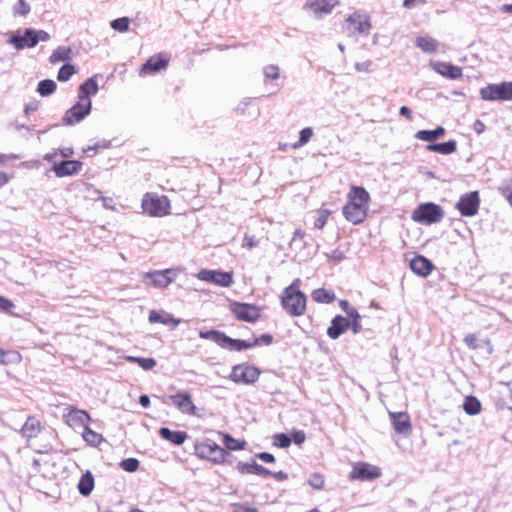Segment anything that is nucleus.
Masks as SVG:
<instances>
[{"label": "nucleus", "instance_id": "nucleus-1", "mask_svg": "<svg viewBox=\"0 0 512 512\" xmlns=\"http://www.w3.org/2000/svg\"><path fill=\"white\" fill-rule=\"evenodd\" d=\"M347 203L343 207V216L353 224L363 222L367 216L370 195L360 186H352L347 195Z\"/></svg>", "mask_w": 512, "mask_h": 512}, {"label": "nucleus", "instance_id": "nucleus-2", "mask_svg": "<svg viewBox=\"0 0 512 512\" xmlns=\"http://www.w3.org/2000/svg\"><path fill=\"white\" fill-rule=\"evenodd\" d=\"M301 280L295 279L292 284L283 290L281 304L283 309L293 317L302 316L306 311L307 298L300 291Z\"/></svg>", "mask_w": 512, "mask_h": 512}, {"label": "nucleus", "instance_id": "nucleus-3", "mask_svg": "<svg viewBox=\"0 0 512 512\" xmlns=\"http://www.w3.org/2000/svg\"><path fill=\"white\" fill-rule=\"evenodd\" d=\"M484 101H512V81L489 84L479 90Z\"/></svg>", "mask_w": 512, "mask_h": 512}, {"label": "nucleus", "instance_id": "nucleus-4", "mask_svg": "<svg viewBox=\"0 0 512 512\" xmlns=\"http://www.w3.org/2000/svg\"><path fill=\"white\" fill-rule=\"evenodd\" d=\"M142 209L145 213L154 217H162L169 213L170 201L166 196L147 193L142 199Z\"/></svg>", "mask_w": 512, "mask_h": 512}, {"label": "nucleus", "instance_id": "nucleus-5", "mask_svg": "<svg viewBox=\"0 0 512 512\" xmlns=\"http://www.w3.org/2000/svg\"><path fill=\"white\" fill-rule=\"evenodd\" d=\"M179 272V268L147 272L143 274V281L146 285H151L155 288H166L173 282Z\"/></svg>", "mask_w": 512, "mask_h": 512}, {"label": "nucleus", "instance_id": "nucleus-6", "mask_svg": "<svg viewBox=\"0 0 512 512\" xmlns=\"http://www.w3.org/2000/svg\"><path fill=\"white\" fill-rule=\"evenodd\" d=\"M443 217L440 206L434 203H425L417 207L412 213L415 222L432 224L439 222Z\"/></svg>", "mask_w": 512, "mask_h": 512}, {"label": "nucleus", "instance_id": "nucleus-7", "mask_svg": "<svg viewBox=\"0 0 512 512\" xmlns=\"http://www.w3.org/2000/svg\"><path fill=\"white\" fill-rule=\"evenodd\" d=\"M260 376V370L248 364L235 365L229 378L235 383L253 384Z\"/></svg>", "mask_w": 512, "mask_h": 512}, {"label": "nucleus", "instance_id": "nucleus-8", "mask_svg": "<svg viewBox=\"0 0 512 512\" xmlns=\"http://www.w3.org/2000/svg\"><path fill=\"white\" fill-rule=\"evenodd\" d=\"M196 277L204 282L212 283L220 287H230L233 284V275L230 272L220 270L201 269Z\"/></svg>", "mask_w": 512, "mask_h": 512}, {"label": "nucleus", "instance_id": "nucleus-9", "mask_svg": "<svg viewBox=\"0 0 512 512\" xmlns=\"http://www.w3.org/2000/svg\"><path fill=\"white\" fill-rule=\"evenodd\" d=\"M92 108L91 100H83L78 98L74 106L66 111L63 121L66 125H74L82 121L87 115L90 114Z\"/></svg>", "mask_w": 512, "mask_h": 512}, {"label": "nucleus", "instance_id": "nucleus-10", "mask_svg": "<svg viewBox=\"0 0 512 512\" xmlns=\"http://www.w3.org/2000/svg\"><path fill=\"white\" fill-rule=\"evenodd\" d=\"M62 418L64 423L73 429L80 427L84 429L88 422L91 421L90 415L85 410L78 409L74 406H67L64 409Z\"/></svg>", "mask_w": 512, "mask_h": 512}, {"label": "nucleus", "instance_id": "nucleus-11", "mask_svg": "<svg viewBox=\"0 0 512 512\" xmlns=\"http://www.w3.org/2000/svg\"><path fill=\"white\" fill-rule=\"evenodd\" d=\"M381 476V470L375 465L366 462H358L353 466L349 474L350 480L370 481Z\"/></svg>", "mask_w": 512, "mask_h": 512}, {"label": "nucleus", "instance_id": "nucleus-12", "mask_svg": "<svg viewBox=\"0 0 512 512\" xmlns=\"http://www.w3.org/2000/svg\"><path fill=\"white\" fill-rule=\"evenodd\" d=\"M480 198L477 191L469 192L460 197L456 207L462 216H474L477 214Z\"/></svg>", "mask_w": 512, "mask_h": 512}, {"label": "nucleus", "instance_id": "nucleus-13", "mask_svg": "<svg viewBox=\"0 0 512 512\" xmlns=\"http://www.w3.org/2000/svg\"><path fill=\"white\" fill-rule=\"evenodd\" d=\"M230 310L241 321L255 322L260 316L259 309L251 304L232 302Z\"/></svg>", "mask_w": 512, "mask_h": 512}, {"label": "nucleus", "instance_id": "nucleus-14", "mask_svg": "<svg viewBox=\"0 0 512 512\" xmlns=\"http://www.w3.org/2000/svg\"><path fill=\"white\" fill-rule=\"evenodd\" d=\"M336 5H338V0H306L304 9L320 18L331 13Z\"/></svg>", "mask_w": 512, "mask_h": 512}, {"label": "nucleus", "instance_id": "nucleus-15", "mask_svg": "<svg viewBox=\"0 0 512 512\" xmlns=\"http://www.w3.org/2000/svg\"><path fill=\"white\" fill-rule=\"evenodd\" d=\"M173 405L183 414L196 415V406L187 392H178L170 396Z\"/></svg>", "mask_w": 512, "mask_h": 512}, {"label": "nucleus", "instance_id": "nucleus-16", "mask_svg": "<svg viewBox=\"0 0 512 512\" xmlns=\"http://www.w3.org/2000/svg\"><path fill=\"white\" fill-rule=\"evenodd\" d=\"M346 22L352 26L355 32L360 34L367 35L371 29L370 17L361 11H356L351 14L347 17Z\"/></svg>", "mask_w": 512, "mask_h": 512}, {"label": "nucleus", "instance_id": "nucleus-17", "mask_svg": "<svg viewBox=\"0 0 512 512\" xmlns=\"http://www.w3.org/2000/svg\"><path fill=\"white\" fill-rule=\"evenodd\" d=\"M170 58L164 54H157L150 57L140 70L141 75L152 74L166 69Z\"/></svg>", "mask_w": 512, "mask_h": 512}, {"label": "nucleus", "instance_id": "nucleus-18", "mask_svg": "<svg viewBox=\"0 0 512 512\" xmlns=\"http://www.w3.org/2000/svg\"><path fill=\"white\" fill-rule=\"evenodd\" d=\"M432 69L438 74L448 79H459L462 77V68L452 65L448 62L442 61H431L429 64Z\"/></svg>", "mask_w": 512, "mask_h": 512}, {"label": "nucleus", "instance_id": "nucleus-19", "mask_svg": "<svg viewBox=\"0 0 512 512\" xmlns=\"http://www.w3.org/2000/svg\"><path fill=\"white\" fill-rule=\"evenodd\" d=\"M81 168L82 163L79 161L64 160L61 161L60 163H55L52 167V170L54 171L57 177H66L79 173Z\"/></svg>", "mask_w": 512, "mask_h": 512}, {"label": "nucleus", "instance_id": "nucleus-20", "mask_svg": "<svg viewBox=\"0 0 512 512\" xmlns=\"http://www.w3.org/2000/svg\"><path fill=\"white\" fill-rule=\"evenodd\" d=\"M396 433L408 435L411 432L410 418L405 412H389Z\"/></svg>", "mask_w": 512, "mask_h": 512}, {"label": "nucleus", "instance_id": "nucleus-21", "mask_svg": "<svg viewBox=\"0 0 512 512\" xmlns=\"http://www.w3.org/2000/svg\"><path fill=\"white\" fill-rule=\"evenodd\" d=\"M9 43L18 50L35 47L37 45V40L34 38V30L26 29L23 35H13L9 39Z\"/></svg>", "mask_w": 512, "mask_h": 512}, {"label": "nucleus", "instance_id": "nucleus-22", "mask_svg": "<svg viewBox=\"0 0 512 512\" xmlns=\"http://www.w3.org/2000/svg\"><path fill=\"white\" fill-rule=\"evenodd\" d=\"M348 327V318L337 315L332 319L331 325L327 329V334L331 339H337Z\"/></svg>", "mask_w": 512, "mask_h": 512}, {"label": "nucleus", "instance_id": "nucleus-23", "mask_svg": "<svg viewBox=\"0 0 512 512\" xmlns=\"http://www.w3.org/2000/svg\"><path fill=\"white\" fill-rule=\"evenodd\" d=\"M149 321L151 323H161L163 325L171 326V328H176L181 322L180 319L174 318L167 312L155 310L150 312Z\"/></svg>", "mask_w": 512, "mask_h": 512}, {"label": "nucleus", "instance_id": "nucleus-24", "mask_svg": "<svg viewBox=\"0 0 512 512\" xmlns=\"http://www.w3.org/2000/svg\"><path fill=\"white\" fill-rule=\"evenodd\" d=\"M410 268L414 273L425 277L430 274L433 266L427 258L418 255L410 261Z\"/></svg>", "mask_w": 512, "mask_h": 512}, {"label": "nucleus", "instance_id": "nucleus-25", "mask_svg": "<svg viewBox=\"0 0 512 512\" xmlns=\"http://www.w3.org/2000/svg\"><path fill=\"white\" fill-rule=\"evenodd\" d=\"M99 87L95 77L88 78L79 87L78 98L91 100L90 98L98 93Z\"/></svg>", "mask_w": 512, "mask_h": 512}, {"label": "nucleus", "instance_id": "nucleus-26", "mask_svg": "<svg viewBox=\"0 0 512 512\" xmlns=\"http://www.w3.org/2000/svg\"><path fill=\"white\" fill-rule=\"evenodd\" d=\"M237 470L242 474L248 473L260 476H269L271 474V472L268 469H266L265 467H263L262 465L258 464L255 461H252L251 463L239 462L237 464Z\"/></svg>", "mask_w": 512, "mask_h": 512}, {"label": "nucleus", "instance_id": "nucleus-27", "mask_svg": "<svg viewBox=\"0 0 512 512\" xmlns=\"http://www.w3.org/2000/svg\"><path fill=\"white\" fill-rule=\"evenodd\" d=\"M159 434L161 437L173 444L181 445L183 444L186 439L188 438L186 432L184 431H171L170 429L166 427H162L159 430Z\"/></svg>", "mask_w": 512, "mask_h": 512}, {"label": "nucleus", "instance_id": "nucleus-28", "mask_svg": "<svg viewBox=\"0 0 512 512\" xmlns=\"http://www.w3.org/2000/svg\"><path fill=\"white\" fill-rule=\"evenodd\" d=\"M40 430V422L34 417H29L22 426L21 433L24 437L30 439L36 437Z\"/></svg>", "mask_w": 512, "mask_h": 512}, {"label": "nucleus", "instance_id": "nucleus-29", "mask_svg": "<svg viewBox=\"0 0 512 512\" xmlns=\"http://www.w3.org/2000/svg\"><path fill=\"white\" fill-rule=\"evenodd\" d=\"M227 345L226 349H229L231 351H242L245 349L252 348L256 345H259V340H239V339H232L230 337L227 338Z\"/></svg>", "mask_w": 512, "mask_h": 512}, {"label": "nucleus", "instance_id": "nucleus-30", "mask_svg": "<svg viewBox=\"0 0 512 512\" xmlns=\"http://www.w3.org/2000/svg\"><path fill=\"white\" fill-rule=\"evenodd\" d=\"M427 150L431 152H436L443 155H448L456 151V141L455 140H449L444 143H437V144H429L427 146Z\"/></svg>", "mask_w": 512, "mask_h": 512}, {"label": "nucleus", "instance_id": "nucleus-31", "mask_svg": "<svg viewBox=\"0 0 512 512\" xmlns=\"http://www.w3.org/2000/svg\"><path fill=\"white\" fill-rule=\"evenodd\" d=\"M199 336L202 339H209L216 344H218L220 347L225 348L227 345V338L228 336L225 335L222 332L216 331V330H209V331H200Z\"/></svg>", "mask_w": 512, "mask_h": 512}, {"label": "nucleus", "instance_id": "nucleus-32", "mask_svg": "<svg viewBox=\"0 0 512 512\" xmlns=\"http://www.w3.org/2000/svg\"><path fill=\"white\" fill-rule=\"evenodd\" d=\"M94 488V478L90 471L82 475L78 483V490L81 495L88 496Z\"/></svg>", "mask_w": 512, "mask_h": 512}, {"label": "nucleus", "instance_id": "nucleus-33", "mask_svg": "<svg viewBox=\"0 0 512 512\" xmlns=\"http://www.w3.org/2000/svg\"><path fill=\"white\" fill-rule=\"evenodd\" d=\"M444 133L445 129L438 127L435 130H420L415 134V137L421 141L432 142L442 137Z\"/></svg>", "mask_w": 512, "mask_h": 512}, {"label": "nucleus", "instance_id": "nucleus-34", "mask_svg": "<svg viewBox=\"0 0 512 512\" xmlns=\"http://www.w3.org/2000/svg\"><path fill=\"white\" fill-rule=\"evenodd\" d=\"M463 410L468 415H478L481 412V403L474 396H467L463 402Z\"/></svg>", "mask_w": 512, "mask_h": 512}, {"label": "nucleus", "instance_id": "nucleus-35", "mask_svg": "<svg viewBox=\"0 0 512 512\" xmlns=\"http://www.w3.org/2000/svg\"><path fill=\"white\" fill-rule=\"evenodd\" d=\"M82 438L88 445L93 447L99 446L104 441V438L101 434L93 431L88 426H85L83 429Z\"/></svg>", "mask_w": 512, "mask_h": 512}, {"label": "nucleus", "instance_id": "nucleus-36", "mask_svg": "<svg viewBox=\"0 0 512 512\" xmlns=\"http://www.w3.org/2000/svg\"><path fill=\"white\" fill-rule=\"evenodd\" d=\"M312 299L317 303H331L335 300V293L323 288L316 289L311 294Z\"/></svg>", "mask_w": 512, "mask_h": 512}, {"label": "nucleus", "instance_id": "nucleus-37", "mask_svg": "<svg viewBox=\"0 0 512 512\" xmlns=\"http://www.w3.org/2000/svg\"><path fill=\"white\" fill-rule=\"evenodd\" d=\"M71 59V49L68 47H58L56 48L49 57V61L51 64H57L61 61H68Z\"/></svg>", "mask_w": 512, "mask_h": 512}, {"label": "nucleus", "instance_id": "nucleus-38", "mask_svg": "<svg viewBox=\"0 0 512 512\" xmlns=\"http://www.w3.org/2000/svg\"><path fill=\"white\" fill-rule=\"evenodd\" d=\"M416 46L427 53H434L437 50L438 43L431 37H417Z\"/></svg>", "mask_w": 512, "mask_h": 512}, {"label": "nucleus", "instance_id": "nucleus-39", "mask_svg": "<svg viewBox=\"0 0 512 512\" xmlns=\"http://www.w3.org/2000/svg\"><path fill=\"white\" fill-rule=\"evenodd\" d=\"M57 88V84L54 80L45 79L38 83L37 92L42 97H47L52 95Z\"/></svg>", "mask_w": 512, "mask_h": 512}, {"label": "nucleus", "instance_id": "nucleus-40", "mask_svg": "<svg viewBox=\"0 0 512 512\" xmlns=\"http://www.w3.org/2000/svg\"><path fill=\"white\" fill-rule=\"evenodd\" d=\"M220 435L222 436L224 446L229 450H243L246 446L245 441L234 439L229 434L221 433Z\"/></svg>", "mask_w": 512, "mask_h": 512}, {"label": "nucleus", "instance_id": "nucleus-41", "mask_svg": "<svg viewBox=\"0 0 512 512\" xmlns=\"http://www.w3.org/2000/svg\"><path fill=\"white\" fill-rule=\"evenodd\" d=\"M201 449L202 453L208 452L210 455H212L213 453H218V456L212 457L213 461L219 462L224 460L225 450L215 443L203 445Z\"/></svg>", "mask_w": 512, "mask_h": 512}, {"label": "nucleus", "instance_id": "nucleus-42", "mask_svg": "<svg viewBox=\"0 0 512 512\" xmlns=\"http://www.w3.org/2000/svg\"><path fill=\"white\" fill-rule=\"evenodd\" d=\"M312 135H313V130H312V128L307 127V128L302 129V130L300 131L298 141H297V142H295V143H293V144L291 145V147H292L293 149H298V148H300V147H303L304 145H306V144L310 141V139H311Z\"/></svg>", "mask_w": 512, "mask_h": 512}, {"label": "nucleus", "instance_id": "nucleus-43", "mask_svg": "<svg viewBox=\"0 0 512 512\" xmlns=\"http://www.w3.org/2000/svg\"><path fill=\"white\" fill-rule=\"evenodd\" d=\"M31 11L30 4L25 0H18L12 7L14 16H27Z\"/></svg>", "mask_w": 512, "mask_h": 512}, {"label": "nucleus", "instance_id": "nucleus-44", "mask_svg": "<svg viewBox=\"0 0 512 512\" xmlns=\"http://www.w3.org/2000/svg\"><path fill=\"white\" fill-rule=\"evenodd\" d=\"M76 73L75 66L71 64H65L63 65L60 70L58 71L57 79L59 81H68L70 77Z\"/></svg>", "mask_w": 512, "mask_h": 512}, {"label": "nucleus", "instance_id": "nucleus-45", "mask_svg": "<svg viewBox=\"0 0 512 512\" xmlns=\"http://www.w3.org/2000/svg\"><path fill=\"white\" fill-rule=\"evenodd\" d=\"M263 74L265 80H276L279 78L280 70L278 66L269 64L263 67Z\"/></svg>", "mask_w": 512, "mask_h": 512}, {"label": "nucleus", "instance_id": "nucleus-46", "mask_svg": "<svg viewBox=\"0 0 512 512\" xmlns=\"http://www.w3.org/2000/svg\"><path fill=\"white\" fill-rule=\"evenodd\" d=\"M110 25L114 30L123 33L129 29V19L127 17L118 18L113 20Z\"/></svg>", "mask_w": 512, "mask_h": 512}, {"label": "nucleus", "instance_id": "nucleus-47", "mask_svg": "<svg viewBox=\"0 0 512 512\" xmlns=\"http://www.w3.org/2000/svg\"><path fill=\"white\" fill-rule=\"evenodd\" d=\"M308 483L314 489H322L324 487V476L320 473H313L308 479Z\"/></svg>", "mask_w": 512, "mask_h": 512}, {"label": "nucleus", "instance_id": "nucleus-48", "mask_svg": "<svg viewBox=\"0 0 512 512\" xmlns=\"http://www.w3.org/2000/svg\"><path fill=\"white\" fill-rule=\"evenodd\" d=\"M120 466L127 472H134L139 467V461L135 458H127L121 461Z\"/></svg>", "mask_w": 512, "mask_h": 512}, {"label": "nucleus", "instance_id": "nucleus-49", "mask_svg": "<svg viewBox=\"0 0 512 512\" xmlns=\"http://www.w3.org/2000/svg\"><path fill=\"white\" fill-rule=\"evenodd\" d=\"M274 444L280 448H287L291 444V438L283 433L276 434L274 436Z\"/></svg>", "mask_w": 512, "mask_h": 512}, {"label": "nucleus", "instance_id": "nucleus-50", "mask_svg": "<svg viewBox=\"0 0 512 512\" xmlns=\"http://www.w3.org/2000/svg\"><path fill=\"white\" fill-rule=\"evenodd\" d=\"M137 364L143 369V370H151L156 366V360L154 358H142L140 357L139 360H137Z\"/></svg>", "mask_w": 512, "mask_h": 512}, {"label": "nucleus", "instance_id": "nucleus-51", "mask_svg": "<svg viewBox=\"0 0 512 512\" xmlns=\"http://www.w3.org/2000/svg\"><path fill=\"white\" fill-rule=\"evenodd\" d=\"M339 304L348 317H358V311L355 308L351 307L348 301L341 300Z\"/></svg>", "mask_w": 512, "mask_h": 512}, {"label": "nucleus", "instance_id": "nucleus-52", "mask_svg": "<svg viewBox=\"0 0 512 512\" xmlns=\"http://www.w3.org/2000/svg\"><path fill=\"white\" fill-rule=\"evenodd\" d=\"M328 216H329V212L327 210L320 211L317 219L315 220L314 226L318 229L323 228L327 222Z\"/></svg>", "mask_w": 512, "mask_h": 512}, {"label": "nucleus", "instance_id": "nucleus-53", "mask_svg": "<svg viewBox=\"0 0 512 512\" xmlns=\"http://www.w3.org/2000/svg\"><path fill=\"white\" fill-rule=\"evenodd\" d=\"M355 69L359 72L369 73L372 70V61L365 60L363 62H357L355 64Z\"/></svg>", "mask_w": 512, "mask_h": 512}, {"label": "nucleus", "instance_id": "nucleus-54", "mask_svg": "<svg viewBox=\"0 0 512 512\" xmlns=\"http://www.w3.org/2000/svg\"><path fill=\"white\" fill-rule=\"evenodd\" d=\"M350 319H352L351 323L349 322V326L351 328V330L353 331L354 334H358L361 332L362 330V326H361V323H360V314L358 313V317H349Z\"/></svg>", "mask_w": 512, "mask_h": 512}, {"label": "nucleus", "instance_id": "nucleus-55", "mask_svg": "<svg viewBox=\"0 0 512 512\" xmlns=\"http://www.w3.org/2000/svg\"><path fill=\"white\" fill-rule=\"evenodd\" d=\"M14 303L9 300L8 298H5L3 296H0V310L4 312H9L12 308H14Z\"/></svg>", "mask_w": 512, "mask_h": 512}, {"label": "nucleus", "instance_id": "nucleus-56", "mask_svg": "<svg viewBox=\"0 0 512 512\" xmlns=\"http://www.w3.org/2000/svg\"><path fill=\"white\" fill-rule=\"evenodd\" d=\"M305 439L306 435L302 430H297L292 433L291 441L293 440L295 444L300 445L305 441Z\"/></svg>", "mask_w": 512, "mask_h": 512}, {"label": "nucleus", "instance_id": "nucleus-57", "mask_svg": "<svg viewBox=\"0 0 512 512\" xmlns=\"http://www.w3.org/2000/svg\"><path fill=\"white\" fill-rule=\"evenodd\" d=\"M464 342L470 349H476L478 347L477 337L475 334L466 335L464 338Z\"/></svg>", "mask_w": 512, "mask_h": 512}, {"label": "nucleus", "instance_id": "nucleus-58", "mask_svg": "<svg viewBox=\"0 0 512 512\" xmlns=\"http://www.w3.org/2000/svg\"><path fill=\"white\" fill-rule=\"evenodd\" d=\"M499 191L508 200V202L512 206V187L501 186V187H499Z\"/></svg>", "mask_w": 512, "mask_h": 512}, {"label": "nucleus", "instance_id": "nucleus-59", "mask_svg": "<svg viewBox=\"0 0 512 512\" xmlns=\"http://www.w3.org/2000/svg\"><path fill=\"white\" fill-rule=\"evenodd\" d=\"M34 38L37 40V43L40 41H47L50 39V35L44 30H34Z\"/></svg>", "mask_w": 512, "mask_h": 512}, {"label": "nucleus", "instance_id": "nucleus-60", "mask_svg": "<svg viewBox=\"0 0 512 512\" xmlns=\"http://www.w3.org/2000/svg\"><path fill=\"white\" fill-rule=\"evenodd\" d=\"M233 512H258V509L246 505L235 504Z\"/></svg>", "mask_w": 512, "mask_h": 512}, {"label": "nucleus", "instance_id": "nucleus-61", "mask_svg": "<svg viewBox=\"0 0 512 512\" xmlns=\"http://www.w3.org/2000/svg\"><path fill=\"white\" fill-rule=\"evenodd\" d=\"M257 457L266 463H272L275 461V457L268 452H261L257 454Z\"/></svg>", "mask_w": 512, "mask_h": 512}, {"label": "nucleus", "instance_id": "nucleus-62", "mask_svg": "<svg viewBox=\"0 0 512 512\" xmlns=\"http://www.w3.org/2000/svg\"><path fill=\"white\" fill-rule=\"evenodd\" d=\"M254 340H259V344L269 345L273 341V337L270 334H263L259 338H254Z\"/></svg>", "mask_w": 512, "mask_h": 512}, {"label": "nucleus", "instance_id": "nucleus-63", "mask_svg": "<svg viewBox=\"0 0 512 512\" xmlns=\"http://www.w3.org/2000/svg\"><path fill=\"white\" fill-rule=\"evenodd\" d=\"M256 245L255 238L253 236H245L243 246L253 248Z\"/></svg>", "mask_w": 512, "mask_h": 512}, {"label": "nucleus", "instance_id": "nucleus-64", "mask_svg": "<svg viewBox=\"0 0 512 512\" xmlns=\"http://www.w3.org/2000/svg\"><path fill=\"white\" fill-rule=\"evenodd\" d=\"M59 153L58 151H54L52 153H47L45 156H44V159L49 161V162H52L53 165L55 163H57V157H58Z\"/></svg>", "mask_w": 512, "mask_h": 512}]
</instances>
